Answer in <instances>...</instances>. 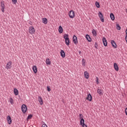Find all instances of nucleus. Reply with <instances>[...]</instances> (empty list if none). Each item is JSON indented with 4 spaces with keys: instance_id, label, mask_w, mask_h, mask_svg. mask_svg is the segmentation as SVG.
Returning <instances> with one entry per match:
<instances>
[{
    "instance_id": "nucleus-17",
    "label": "nucleus",
    "mask_w": 127,
    "mask_h": 127,
    "mask_svg": "<svg viewBox=\"0 0 127 127\" xmlns=\"http://www.w3.org/2000/svg\"><path fill=\"white\" fill-rule=\"evenodd\" d=\"M111 44L114 48H117V44L116 43V42H115L114 40L111 41Z\"/></svg>"
},
{
    "instance_id": "nucleus-25",
    "label": "nucleus",
    "mask_w": 127,
    "mask_h": 127,
    "mask_svg": "<svg viewBox=\"0 0 127 127\" xmlns=\"http://www.w3.org/2000/svg\"><path fill=\"white\" fill-rule=\"evenodd\" d=\"M95 5L96 6V7H97L98 8H100V2H98V1H96L95 2Z\"/></svg>"
},
{
    "instance_id": "nucleus-13",
    "label": "nucleus",
    "mask_w": 127,
    "mask_h": 127,
    "mask_svg": "<svg viewBox=\"0 0 127 127\" xmlns=\"http://www.w3.org/2000/svg\"><path fill=\"white\" fill-rule=\"evenodd\" d=\"M61 56L62 57V58H65V57H66L65 52H64V50H63L61 51Z\"/></svg>"
},
{
    "instance_id": "nucleus-19",
    "label": "nucleus",
    "mask_w": 127,
    "mask_h": 127,
    "mask_svg": "<svg viewBox=\"0 0 127 127\" xmlns=\"http://www.w3.org/2000/svg\"><path fill=\"white\" fill-rule=\"evenodd\" d=\"M32 69L34 73H35V74H36V73H37V67L36 66V65L33 66Z\"/></svg>"
},
{
    "instance_id": "nucleus-10",
    "label": "nucleus",
    "mask_w": 127,
    "mask_h": 127,
    "mask_svg": "<svg viewBox=\"0 0 127 127\" xmlns=\"http://www.w3.org/2000/svg\"><path fill=\"white\" fill-rule=\"evenodd\" d=\"M86 100L87 101H89V102H92V100H93V97L92 96V95H91V93H89L87 95V97H86Z\"/></svg>"
},
{
    "instance_id": "nucleus-34",
    "label": "nucleus",
    "mask_w": 127,
    "mask_h": 127,
    "mask_svg": "<svg viewBox=\"0 0 127 127\" xmlns=\"http://www.w3.org/2000/svg\"><path fill=\"white\" fill-rule=\"evenodd\" d=\"M47 88V91L48 92H50V91H51V88H50V86H48Z\"/></svg>"
},
{
    "instance_id": "nucleus-32",
    "label": "nucleus",
    "mask_w": 127,
    "mask_h": 127,
    "mask_svg": "<svg viewBox=\"0 0 127 127\" xmlns=\"http://www.w3.org/2000/svg\"><path fill=\"white\" fill-rule=\"evenodd\" d=\"M84 116H83V114H79V120H82V119H84Z\"/></svg>"
},
{
    "instance_id": "nucleus-16",
    "label": "nucleus",
    "mask_w": 127,
    "mask_h": 127,
    "mask_svg": "<svg viewBox=\"0 0 127 127\" xmlns=\"http://www.w3.org/2000/svg\"><path fill=\"white\" fill-rule=\"evenodd\" d=\"M38 102L40 103V105H43V100L42 99V97H41V96L38 97Z\"/></svg>"
},
{
    "instance_id": "nucleus-27",
    "label": "nucleus",
    "mask_w": 127,
    "mask_h": 127,
    "mask_svg": "<svg viewBox=\"0 0 127 127\" xmlns=\"http://www.w3.org/2000/svg\"><path fill=\"white\" fill-rule=\"evenodd\" d=\"M82 66H84L85 67V66H86V60H85V59H83L82 61Z\"/></svg>"
},
{
    "instance_id": "nucleus-9",
    "label": "nucleus",
    "mask_w": 127,
    "mask_h": 127,
    "mask_svg": "<svg viewBox=\"0 0 127 127\" xmlns=\"http://www.w3.org/2000/svg\"><path fill=\"white\" fill-rule=\"evenodd\" d=\"M102 41H103L104 46H105V47H107V46H108V42H107V39H106L105 37H103L102 38Z\"/></svg>"
},
{
    "instance_id": "nucleus-5",
    "label": "nucleus",
    "mask_w": 127,
    "mask_h": 127,
    "mask_svg": "<svg viewBox=\"0 0 127 127\" xmlns=\"http://www.w3.org/2000/svg\"><path fill=\"white\" fill-rule=\"evenodd\" d=\"M0 6L1 7L2 12H4V8H5V5H4V1L2 0L0 2Z\"/></svg>"
},
{
    "instance_id": "nucleus-28",
    "label": "nucleus",
    "mask_w": 127,
    "mask_h": 127,
    "mask_svg": "<svg viewBox=\"0 0 127 127\" xmlns=\"http://www.w3.org/2000/svg\"><path fill=\"white\" fill-rule=\"evenodd\" d=\"M116 25L117 29H118V30H121V26L120 25V24H116Z\"/></svg>"
},
{
    "instance_id": "nucleus-7",
    "label": "nucleus",
    "mask_w": 127,
    "mask_h": 127,
    "mask_svg": "<svg viewBox=\"0 0 127 127\" xmlns=\"http://www.w3.org/2000/svg\"><path fill=\"white\" fill-rule=\"evenodd\" d=\"M29 33L30 34H34L35 33V29H34V27L31 26L29 27Z\"/></svg>"
},
{
    "instance_id": "nucleus-11",
    "label": "nucleus",
    "mask_w": 127,
    "mask_h": 127,
    "mask_svg": "<svg viewBox=\"0 0 127 127\" xmlns=\"http://www.w3.org/2000/svg\"><path fill=\"white\" fill-rule=\"evenodd\" d=\"M11 61H9L7 63V64L6 65V69L8 70V69H10L11 68Z\"/></svg>"
},
{
    "instance_id": "nucleus-39",
    "label": "nucleus",
    "mask_w": 127,
    "mask_h": 127,
    "mask_svg": "<svg viewBox=\"0 0 127 127\" xmlns=\"http://www.w3.org/2000/svg\"><path fill=\"white\" fill-rule=\"evenodd\" d=\"M78 53L80 54V55H81V54H82V52H81L80 51H79Z\"/></svg>"
},
{
    "instance_id": "nucleus-26",
    "label": "nucleus",
    "mask_w": 127,
    "mask_h": 127,
    "mask_svg": "<svg viewBox=\"0 0 127 127\" xmlns=\"http://www.w3.org/2000/svg\"><path fill=\"white\" fill-rule=\"evenodd\" d=\"M46 64L47 65H51V62L48 58L46 60Z\"/></svg>"
},
{
    "instance_id": "nucleus-18",
    "label": "nucleus",
    "mask_w": 127,
    "mask_h": 127,
    "mask_svg": "<svg viewBox=\"0 0 127 127\" xmlns=\"http://www.w3.org/2000/svg\"><path fill=\"white\" fill-rule=\"evenodd\" d=\"M114 69H115V70H116V71L119 70V65H118L117 63H115L114 64Z\"/></svg>"
},
{
    "instance_id": "nucleus-4",
    "label": "nucleus",
    "mask_w": 127,
    "mask_h": 127,
    "mask_svg": "<svg viewBox=\"0 0 127 127\" xmlns=\"http://www.w3.org/2000/svg\"><path fill=\"white\" fill-rule=\"evenodd\" d=\"M68 16L70 18H74L75 17V12L74 10H71L68 12Z\"/></svg>"
},
{
    "instance_id": "nucleus-37",
    "label": "nucleus",
    "mask_w": 127,
    "mask_h": 127,
    "mask_svg": "<svg viewBox=\"0 0 127 127\" xmlns=\"http://www.w3.org/2000/svg\"><path fill=\"white\" fill-rule=\"evenodd\" d=\"M42 127H48L46 125V124H44L42 125Z\"/></svg>"
},
{
    "instance_id": "nucleus-40",
    "label": "nucleus",
    "mask_w": 127,
    "mask_h": 127,
    "mask_svg": "<svg viewBox=\"0 0 127 127\" xmlns=\"http://www.w3.org/2000/svg\"><path fill=\"white\" fill-rule=\"evenodd\" d=\"M126 35H127V29L126 30Z\"/></svg>"
},
{
    "instance_id": "nucleus-1",
    "label": "nucleus",
    "mask_w": 127,
    "mask_h": 127,
    "mask_svg": "<svg viewBox=\"0 0 127 127\" xmlns=\"http://www.w3.org/2000/svg\"><path fill=\"white\" fill-rule=\"evenodd\" d=\"M64 38L65 40V43L67 46L70 45V39L69 38V35L67 34H64Z\"/></svg>"
},
{
    "instance_id": "nucleus-2",
    "label": "nucleus",
    "mask_w": 127,
    "mask_h": 127,
    "mask_svg": "<svg viewBox=\"0 0 127 127\" xmlns=\"http://www.w3.org/2000/svg\"><path fill=\"white\" fill-rule=\"evenodd\" d=\"M21 111L23 114L27 112V106L25 104H23L21 106Z\"/></svg>"
},
{
    "instance_id": "nucleus-23",
    "label": "nucleus",
    "mask_w": 127,
    "mask_h": 127,
    "mask_svg": "<svg viewBox=\"0 0 127 127\" xmlns=\"http://www.w3.org/2000/svg\"><path fill=\"white\" fill-rule=\"evenodd\" d=\"M110 18L112 20H115V15L114 14V13H110Z\"/></svg>"
},
{
    "instance_id": "nucleus-15",
    "label": "nucleus",
    "mask_w": 127,
    "mask_h": 127,
    "mask_svg": "<svg viewBox=\"0 0 127 127\" xmlns=\"http://www.w3.org/2000/svg\"><path fill=\"white\" fill-rule=\"evenodd\" d=\"M84 74L85 78H86V79H89V77L90 76L89 72H88L87 71H84Z\"/></svg>"
},
{
    "instance_id": "nucleus-35",
    "label": "nucleus",
    "mask_w": 127,
    "mask_h": 127,
    "mask_svg": "<svg viewBox=\"0 0 127 127\" xmlns=\"http://www.w3.org/2000/svg\"><path fill=\"white\" fill-rule=\"evenodd\" d=\"M12 1L14 4H16V2H17V0H12Z\"/></svg>"
},
{
    "instance_id": "nucleus-24",
    "label": "nucleus",
    "mask_w": 127,
    "mask_h": 127,
    "mask_svg": "<svg viewBox=\"0 0 127 127\" xmlns=\"http://www.w3.org/2000/svg\"><path fill=\"white\" fill-rule=\"evenodd\" d=\"M92 33L93 35V36H97V31H96L95 29L92 30Z\"/></svg>"
},
{
    "instance_id": "nucleus-29",
    "label": "nucleus",
    "mask_w": 127,
    "mask_h": 127,
    "mask_svg": "<svg viewBox=\"0 0 127 127\" xmlns=\"http://www.w3.org/2000/svg\"><path fill=\"white\" fill-rule=\"evenodd\" d=\"M97 93L99 94V95H103V92H102V90L98 89L97 90Z\"/></svg>"
},
{
    "instance_id": "nucleus-21",
    "label": "nucleus",
    "mask_w": 127,
    "mask_h": 127,
    "mask_svg": "<svg viewBox=\"0 0 127 127\" xmlns=\"http://www.w3.org/2000/svg\"><path fill=\"white\" fill-rule=\"evenodd\" d=\"M59 33H63V28L62 27V26L60 25L59 27Z\"/></svg>"
},
{
    "instance_id": "nucleus-8",
    "label": "nucleus",
    "mask_w": 127,
    "mask_h": 127,
    "mask_svg": "<svg viewBox=\"0 0 127 127\" xmlns=\"http://www.w3.org/2000/svg\"><path fill=\"white\" fill-rule=\"evenodd\" d=\"M73 42L75 44V45L78 44V38H77V36L75 35L73 36Z\"/></svg>"
},
{
    "instance_id": "nucleus-36",
    "label": "nucleus",
    "mask_w": 127,
    "mask_h": 127,
    "mask_svg": "<svg viewBox=\"0 0 127 127\" xmlns=\"http://www.w3.org/2000/svg\"><path fill=\"white\" fill-rule=\"evenodd\" d=\"M94 46L96 49H98V43L97 42H95Z\"/></svg>"
},
{
    "instance_id": "nucleus-3",
    "label": "nucleus",
    "mask_w": 127,
    "mask_h": 127,
    "mask_svg": "<svg viewBox=\"0 0 127 127\" xmlns=\"http://www.w3.org/2000/svg\"><path fill=\"white\" fill-rule=\"evenodd\" d=\"M98 16L100 18V19L102 21V22H105V19H104V15H103L102 12H99Z\"/></svg>"
},
{
    "instance_id": "nucleus-33",
    "label": "nucleus",
    "mask_w": 127,
    "mask_h": 127,
    "mask_svg": "<svg viewBox=\"0 0 127 127\" xmlns=\"http://www.w3.org/2000/svg\"><path fill=\"white\" fill-rule=\"evenodd\" d=\"M96 82L97 85H99V78H98V77H96Z\"/></svg>"
},
{
    "instance_id": "nucleus-22",
    "label": "nucleus",
    "mask_w": 127,
    "mask_h": 127,
    "mask_svg": "<svg viewBox=\"0 0 127 127\" xmlns=\"http://www.w3.org/2000/svg\"><path fill=\"white\" fill-rule=\"evenodd\" d=\"M14 94L15 96H17L18 95V90L16 88H14Z\"/></svg>"
},
{
    "instance_id": "nucleus-14",
    "label": "nucleus",
    "mask_w": 127,
    "mask_h": 127,
    "mask_svg": "<svg viewBox=\"0 0 127 127\" xmlns=\"http://www.w3.org/2000/svg\"><path fill=\"white\" fill-rule=\"evenodd\" d=\"M85 38H86L88 42H91V41H92V38H91V37H90L88 34H86L85 35Z\"/></svg>"
},
{
    "instance_id": "nucleus-31",
    "label": "nucleus",
    "mask_w": 127,
    "mask_h": 127,
    "mask_svg": "<svg viewBox=\"0 0 127 127\" xmlns=\"http://www.w3.org/2000/svg\"><path fill=\"white\" fill-rule=\"evenodd\" d=\"M10 103L11 105H13V99H12V98H10Z\"/></svg>"
},
{
    "instance_id": "nucleus-20",
    "label": "nucleus",
    "mask_w": 127,
    "mask_h": 127,
    "mask_svg": "<svg viewBox=\"0 0 127 127\" xmlns=\"http://www.w3.org/2000/svg\"><path fill=\"white\" fill-rule=\"evenodd\" d=\"M42 22L44 23V24H47L48 22V20L46 18H43L42 19Z\"/></svg>"
},
{
    "instance_id": "nucleus-6",
    "label": "nucleus",
    "mask_w": 127,
    "mask_h": 127,
    "mask_svg": "<svg viewBox=\"0 0 127 127\" xmlns=\"http://www.w3.org/2000/svg\"><path fill=\"white\" fill-rule=\"evenodd\" d=\"M80 125L82 127H88L87 125L85 124V120L84 119H80Z\"/></svg>"
},
{
    "instance_id": "nucleus-30",
    "label": "nucleus",
    "mask_w": 127,
    "mask_h": 127,
    "mask_svg": "<svg viewBox=\"0 0 127 127\" xmlns=\"http://www.w3.org/2000/svg\"><path fill=\"white\" fill-rule=\"evenodd\" d=\"M32 117H33V115L32 114H30L28 116L27 120L28 121V120H30L32 118Z\"/></svg>"
},
{
    "instance_id": "nucleus-12",
    "label": "nucleus",
    "mask_w": 127,
    "mask_h": 127,
    "mask_svg": "<svg viewBox=\"0 0 127 127\" xmlns=\"http://www.w3.org/2000/svg\"><path fill=\"white\" fill-rule=\"evenodd\" d=\"M7 122L8 125H11V123H12V120H11V117L10 116H8L7 117Z\"/></svg>"
},
{
    "instance_id": "nucleus-38",
    "label": "nucleus",
    "mask_w": 127,
    "mask_h": 127,
    "mask_svg": "<svg viewBox=\"0 0 127 127\" xmlns=\"http://www.w3.org/2000/svg\"><path fill=\"white\" fill-rule=\"evenodd\" d=\"M125 113H126V116H127V108H126L125 109Z\"/></svg>"
}]
</instances>
